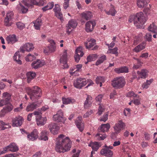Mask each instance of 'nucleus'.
<instances>
[{"label": "nucleus", "instance_id": "de8ad7c7", "mask_svg": "<svg viewBox=\"0 0 157 157\" xmlns=\"http://www.w3.org/2000/svg\"><path fill=\"white\" fill-rule=\"evenodd\" d=\"M153 80L151 79L149 80H147L146 82H144L142 85V87L143 88L147 89L148 88L149 85L152 82Z\"/></svg>", "mask_w": 157, "mask_h": 157}, {"label": "nucleus", "instance_id": "680f3d73", "mask_svg": "<svg viewBox=\"0 0 157 157\" xmlns=\"http://www.w3.org/2000/svg\"><path fill=\"white\" fill-rule=\"evenodd\" d=\"M103 97V96L102 94H100L98 95L95 98L96 101L101 102Z\"/></svg>", "mask_w": 157, "mask_h": 157}, {"label": "nucleus", "instance_id": "f257e3e1", "mask_svg": "<svg viewBox=\"0 0 157 157\" xmlns=\"http://www.w3.org/2000/svg\"><path fill=\"white\" fill-rule=\"evenodd\" d=\"M64 136L60 134L58 136V139L56 147V151L59 153H64L70 150L71 142L69 138L66 137L63 138Z\"/></svg>", "mask_w": 157, "mask_h": 157}, {"label": "nucleus", "instance_id": "f3484780", "mask_svg": "<svg viewBox=\"0 0 157 157\" xmlns=\"http://www.w3.org/2000/svg\"><path fill=\"white\" fill-rule=\"evenodd\" d=\"M45 64L44 60L37 59L36 61H33L31 64V66L33 68L37 69L42 67Z\"/></svg>", "mask_w": 157, "mask_h": 157}, {"label": "nucleus", "instance_id": "49530a36", "mask_svg": "<svg viewBox=\"0 0 157 157\" xmlns=\"http://www.w3.org/2000/svg\"><path fill=\"white\" fill-rule=\"evenodd\" d=\"M105 147L106 148H103L101 151L100 153L101 155L104 156H107L108 154V147L106 145H105Z\"/></svg>", "mask_w": 157, "mask_h": 157}, {"label": "nucleus", "instance_id": "e433bc0d", "mask_svg": "<svg viewBox=\"0 0 157 157\" xmlns=\"http://www.w3.org/2000/svg\"><path fill=\"white\" fill-rule=\"evenodd\" d=\"M148 30L150 31H151L153 33H156L157 35V27L153 23L150 25L148 27Z\"/></svg>", "mask_w": 157, "mask_h": 157}, {"label": "nucleus", "instance_id": "4be33fe9", "mask_svg": "<svg viewBox=\"0 0 157 157\" xmlns=\"http://www.w3.org/2000/svg\"><path fill=\"white\" fill-rule=\"evenodd\" d=\"M82 119L81 117H78L75 122L76 126L80 132H82L84 128V124L82 122Z\"/></svg>", "mask_w": 157, "mask_h": 157}, {"label": "nucleus", "instance_id": "13d9d810", "mask_svg": "<svg viewBox=\"0 0 157 157\" xmlns=\"http://www.w3.org/2000/svg\"><path fill=\"white\" fill-rule=\"evenodd\" d=\"M104 109L100 104L98 109V115H100L104 111Z\"/></svg>", "mask_w": 157, "mask_h": 157}, {"label": "nucleus", "instance_id": "c03bdc74", "mask_svg": "<svg viewBox=\"0 0 157 157\" xmlns=\"http://www.w3.org/2000/svg\"><path fill=\"white\" fill-rule=\"evenodd\" d=\"M100 146L101 145H99V143L97 142H94L93 143L92 149L94 151H97Z\"/></svg>", "mask_w": 157, "mask_h": 157}, {"label": "nucleus", "instance_id": "7ed1b4c3", "mask_svg": "<svg viewBox=\"0 0 157 157\" xmlns=\"http://www.w3.org/2000/svg\"><path fill=\"white\" fill-rule=\"evenodd\" d=\"M26 90L32 101L38 100L40 97L41 90L38 86H34L32 88L27 87L26 88Z\"/></svg>", "mask_w": 157, "mask_h": 157}, {"label": "nucleus", "instance_id": "c85d7f7f", "mask_svg": "<svg viewBox=\"0 0 157 157\" xmlns=\"http://www.w3.org/2000/svg\"><path fill=\"white\" fill-rule=\"evenodd\" d=\"M96 44V40L94 39H91L88 41V42L84 43V44L87 48H90Z\"/></svg>", "mask_w": 157, "mask_h": 157}, {"label": "nucleus", "instance_id": "69168bd1", "mask_svg": "<svg viewBox=\"0 0 157 157\" xmlns=\"http://www.w3.org/2000/svg\"><path fill=\"white\" fill-rule=\"evenodd\" d=\"M93 113V111L91 110L88 111L84 115V117L86 118L88 117L89 115H90Z\"/></svg>", "mask_w": 157, "mask_h": 157}, {"label": "nucleus", "instance_id": "09e8293b", "mask_svg": "<svg viewBox=\"0 0 157 157\" xmlns=\"http://www.w3.org/2000/svg\"><path fill=\"white\" fill-rule=\"evenodd\" d=\"M18 7L21 10L23 13H26L28 11V9L25 8L21 3L19 4Z\"/></svg>", "mask_w": 157, "mask_h": 157}, {"label": "nucleus", "instance_id": "4c0bfd02", "mask_svg": "<svg viewBox=\"0 0 157 157\" xmlns=\"http://www.w3.org/2000/svg\"><path fill=\"white\" fill-rule=\"evenodd\" d=\"M96 83L97 84H99L100 86H102V83L104 82L105 81V78L103 77H98L95 79Z\"/></svg>", "mask_w": 157, "mask_h": 157}, {"label": "nucleus", "instance_id": "5701e85b", "mask_svg": "<svg viewBox=\"0 0 157 157\" xmlns=\"http://www.w3.org/2000/svg\"><path fill=\"white\" fill-rule=\"evenodd\" d=\"M114 71L117 74L127 73L128 72V69L126 66L121 67H120L115 68Z\"/></svg>", "mask_w": 157, "mask_h": 157}, {"label": "nucleus", "instance_id": "ea45409f", "mask_svg": "<svg viewBox=\"0 0 157 157\" xmlns=\"http://www.w3.org/2000/svg\"><path fill=\"white\" fill-rule=\"evenodd\" d=\"M98 57L96 54H93L89 55L87 58L88 62H90L95 60Z\"/></svg>", "mask_w": 157, "mask_h": 157}, {"label": "nucleus", "instance_id": "58836bf2", "mask_svg": "<svg viewBox=\"0 0 157 157\" xmlns=\"http://www.w3.org/2000/svg\"><path fill=\"white\" fill-rule=\"evenodd\" d=\"M54 3L53 2H49L48 5L44 6L42 8L44 11H45L47 10L51 9L54 6Z\"/></svg>", "mask_w": 157, "mask_h": 157}, {"label": "nucleus", "instance_id": "b1692460", "mask_svg": "<svg viewBox=\"0 0 157 157\" xmlns=\"http://www.w3.org/2000/svg\"><path fill=\"white\" fill-rule=\"evenodd\" d=\"M7 43L9 44H13L18 41L15 35H10L6 37Z\"/></svg>", "mask_w": 157, "mask_h": 157}, {"label": "nucleus", "instance_id": "2eb2a0df", "mask_svg": "<svg viewBox=\"0 0 157 157\" xmlns=\"http://www.w3.org/2000/svg\"><path fill=\"white\" fill-rule=\"evenodd\" d=\"M34 48L33 44L32 43H26L20 48V52L24 53L26 51L28 52L31 51Z\"/></svg>", "mask_w": 157, "mask_h": 157}, {"label": "nucleus", "instance_id": "6e6552de", "mask_svg": "<svg viewBox=\"0 0 157 157\" xmlns=\"http://www.w3.org/2000/svg\"><path fill=\"white\" fill-rule=\"evenodd\" d=\"M53 120L55 121L58 122H64L66 119L63 117V113L61 110H59L56 114L53 117Z\"/></svg>", "mask_w": 157, "mask_h": 157}, {"label": "nucleus", "instance_id": "4d7b16f0", "mask_svg": "<svg viewBox=\"0 0 157 157\" xmlns=\"http://www.w3.org/2000/svg\"><path fill=\"white\" fill-rule=\"evenodd\" d=\"M99 134H97L96 135V136L97 137L98 139L99 140H103L106 138V136L101 135V136Z\"/></svg>", "mask_w": 157, "mask_h": 157}, {"label": "nucleus", "instance_id": "a18cd8bd", "mask_svg": "<svg viewBox=\"0 0 157 157\" xmlns=\"http://www.w3.org/2000/svg\"><path fill=\"white\" fill-rule=\"evenodd\" d=\"M118 48L117 47H115L113 49L109 48V53L115 54L116 56L118 55Z\"/></svg>", "mask_w": 157, "mask_h": 157}, {"label": "nucleus", "instance_id": "0e129e2a", "mask_svg": "<svg viewBox=\"0 0 157 157\" xmlns=\"http://www.w3.org/2000/svg\"><path fill=\"white\" fill-rule=\"evenodd\" d=\"M82 67V65L81 64H78L75 66V68L76 69L75 71H79L81 69Z\"/></svg>", "mask_w": 157, "mask_h": 157}, {"label": "nucleus", "instance_id": "72a5a7b5", "mask_svg": "<svg viewBox=\"0 0 157 157\" xmlns=\"http://www.w3.org/2000/svg\"><path fill=\"white\" fill-rule=\"evenodd\" d=\"M20 55L19 52H16L13 57L14 60L18 64H21V61L20 59Z\"/></svg>", "mask_w": 157, "mask_h": 157}, {"label": "nucleus", "instance_id": "412c9836", "mask_svg": "<svg viewBox=\"0 0 157 157\" xmlns=\"http://www.w3.org/2000/svg\"><path fill=\"white\" fill-rule=\"evenodd\" d=\"M5 148H6V152L7 151V150L12 152H16L19 150L18 146L14 143H10L9 145L5 147Z\"/></svg>", "mask_w": 157, "mask_h": 157}, {"label": "nucleus", "instance_id": "a19ab883", "mask_svg": "<svg viewBox=\"0 0 157 157\" xmlns=\"http://www.w3.org/2000/svg\"><path fill=\"white\" fill-rule=\"evenodd\" d=\"M30 2L33 5H36L39 6H42L44 3V1L40 0L38 2L37 0H30Z\"/></svg>", "mask_w": 157, "mask_h": 157}, {"label": "nucleus", "instance_id": "052dcab7", "mask_svg": "<svg viewBox=\"0 0 157 157\" xmlns=\"http://www.w3.org/2000/svg\"><path fill=\"white\" fill-rule=\"evenodd\" d=\"M53 10L55 13L61 11V9L59 6L58 4H55Z\"/></svg>", "mask_w": 157, "mask_h": 157}, {"label": "nucleus", "instance_id": "a878e982", "mask_svg": "<svg viewBox=\"0 0 157 157\" xmlns=\"http://www.w3.org/2000/svg\"><path fill=\"white\" fill-rule=\"evenodd\" d=\"M62 101L63 104L67 105L70 104H73L74 103L75 101V100L71 98H62Z\"/></svg>", "mask_w": 157, "mask_h": 157}, {"label": "nucleus", "instance_id": "393cba45", "mask_svg": "<svg viewBox=\"0 0 157 157\" xmlns=\"http://www.w3.org/2000/svg\"><path fill=\"white\" fill-rule=\"evenodd\" d=\"M92 99L91 96L87 95V97L84 103V107L85 109H87L91 106Z\"/></svg>", "mask_w": 157, "mask_h": 157}, {"label": "nucleus", "instance_id": "4468645a", "mask_svg": "<svg viewBox=\"0 0 157 157\" xmlns=\"http://www.w3.org/2000/svg\"><path fill=\"white\" fill-rule=\"evenodd\" d=\"M39 132L36 129H34L30 134L27 136L28 139L29 140L33 141L38 137Z\"/></svg>", "mask_w": 157, "mask_h": 157}, {"label": "nucleus", "instance_id": "e2e57ef3", "mask_svg": "<svg viewBox=\"0 0 157 157\" xmlns=\"http://www.w3.org/2000/svg\"><path fill=\"white\" fill-rule=\"evenodd\" d=\"M108 114L107 113L104 114L102 117L100 119V121H103L104 122H105L107 121L108 119Z\"/></svg>", "mask_w": 157, "mask_h": 157}, {"label": "nucleus", "instance_id": "aec40b11", "mask_svg": "<svg viewBox=\"0 0 157 157\" xmlns=\"http://www.w3.org/2000/svg\"><path fill=\"white\" fill-rule=\"evenodd\" d=\"M96 25L94 21H89L85 24V30L87 32H91L93 30L94 27Z\"/></svg>", "mask_w": 157, "mask_h": 157}, {"label": "nucleus", "instance_id": "79ce46f5", "mask_svg": "<svg viewBox=\"0 0 157 157\" xmlns=\"http://www.w3.org/2000/svg\"><path fill=\"white\" fill-rule=\"evenodd\" d=\"M106 57L104 55L100 57L98 59L96 63V65H98L103 62L106 59Z\"/></svg>", "mask_w": 157, "mask_h": 157}, {"label": "nucleus", "instance_id": "f704fd0d", "mask_svg": "<svg viewBox=\"0 0 157 157\" xmlns=\"http://www.w3.org/2000/svg\"><path fill=\"white\" fill-rule=\"evenodd\" d=\"M147 4V3L145 0H138L137 1V6L140 8H144Z\"/></svg>", "mask_w": 157, "mask_h": 157}, {"label": "nucleus", "instance_id": "5fc2aeb1", "mask_svg": "<svg viewBox=\"0 0 157 157\" xmlns=\"http://www.w3.org/2000/svg\"><path fill=\"white\" fill-rule=\"evenodd\" d=\"M56 16L61 21L63 20V14L61 13V11L59 12L55 13Z\"/></svg>", "mask_w": 157, "mask_h": 157}, {"label": "nucleus", "instance_id": "ddd939ff", "mask_svg": "<svg viewBox=\"0 0 157 157\" xmlns=\"http://www.w3.org/2000/svg\"><path fill=\"white\" fill-rule=\"evenodd\" d=\"M84 55L82 51V48L79 47L76 49L75 55V61L78 63L80 57H82Z\"/></svg>", "mask_w": 157, "mask_h": 157}, {"label": "nucleus", "instance_id": "6ab92c4d", "mask_svg": "<svg viewBox=\"0 0 157 157\" xmlns=\"http://www.w3.org/2000/svg\"><path fill=\"white\" fill-rule=\"evenodd\" d=\"M38 107V105L36 102L30 103L26 106L25 110L27 112H32Z\"/></svg>", "mask_w": 157, "mask_h": 157}, {"label": "nucleus", "instance_id": "bf43d9fd", "mask_svg": "<svg viewBox=\"0 0 157 157\" xmlns=\"http://www.w3.org/2000/svg\"><path fill=\"white\" fill-rule=\"evenodd\" d=\"M137 95L135 94L133 91L129 92L127 94V96L129 97H136Z\"/></svg>", "mask_w": 157, "mask_h": 157}, {"label": "nucleus", "instance_id": "f03ea898", "mask_svg": "<svg viewBox=\"0 0 157 157\" xmlns=\"http://www.w3.org/2000/svg\"><path fill=\"white\" fill-rule=\"evenodd\" d=\"M147 20V19L145 17L143 13L140 12L137 13L135 15L131 16L129 20V21L131 22L133 20L134 24L137 28H140L145 23Z\"/></svg>", "mask_w": 157, "mask_h": 157}, {"label": "nucleus", "instance_id": "c9c22d12", "mask_svg": "<svg viewBox=\"0 0 157 157\" xmlns=\"http://www.w3.org/2000/svg\"><path fill=\"white\" fill-rule=\"evenodd\" d=\"M98 129L103 132H107L108 131V123L102 124L98 128Z\"/></svg>", "mask_w": 157, "mask_h": 157}, {"label": "nucleus", "instance_id": "37998d69", "mask_svg": "<svg viewBox=\"0 0 157 157\" xmlns=\"http://www.w3.org/2000/svg\"><path fill=\"white\" fill-rule=\"evenodd\" d=\"M116 13L117 11L115 9L114 6L111 5H110V8L109 11V15L110 14L112 16H114Z\"/></svg>", "mask_w": 157, "mask_h": 157}, {"label": "nucleus", "instance_id": "f8f14e48", "mask_svg": "<svg viewBox=\"0 0 157 157\" xmlns=\"http://www.w3.org/2000/svg\"><path fill=\"white\" fill-rule=\"evenodd\" d=\"M48 128L50 132L54 135L58 134L59 129V127L55 123H52L49 124Z\"/></svg>", "mask_w": 157, "mask_h": 157}, {"label": "nucleus", "instance_id": "39448f33", "mask_svg": "<svg viewBox=\"0 0 157 157\" xmlns=\"http://www.w3.org/2000/svg\"><path fill=\"white\" fill-rule=\"evenodd\" d=\"M125 84L124 78L123 77H119L114 78L111 81V85L115 89L122 88Z\"/></svg>", "mask_w": 157, "mask_h": 157}, {"label": "nucleus", "instance_id": "cd10ccee", "mask_svg": "<svg viewBox=\"0 0 157 157\" xmlns=\"http://www.w3.org/2000/svg\"><path fill=\"white\" fill-rule=\"evenodd\" d=\"M48 132L46 130L42 131L40 133V140L46 141L48 140Z\"/></svg>", "mask_w": 157, "mask_h": 157}, {"label": "nucleus", "instance_id": "20e7f679", "mask_svg": "<svg viewBox=\"0 0 157 157\" xmlns=\"http://www.w3.org/2000/svg\"><path fill=\"white\" fill-rule=\"evenodd\" d=\"M89 83L86 88H87L89 86L93 85L94 84L93 81L90 79L87 80L84 78H77L74 81L73 83L74 86L76 88L81 89Z\"/></svg>", "mask_w": 157, "mask_h": 157}, {"label": "nucleus", "instance_id": "2f4dec72", "mask_svg": "<svg viewBox=\"0 0 157 157\" xmlns=\"http://www.w3.org/2000/svg\"><path fill=\"white\" fill-rule=\"evenodd\" d=\"M13 106L12 105H7L5 106L1 111L5 113L10 112L13 109Z\"/></svg>", "mask_w": 157, "mask_h": 157}, {"label": "nucleus", "instance_id": "7c9ffc66", "mask_svg": "<svg viewBox=\"0 0 157 157\" xmlns=\"http://www.w3.org/2000/svg\"><path fill=\"white\" fill-rule=\"evenodd\" d=\"M36 73L33 72H28L26 74L27 79V82L29 83L31 80L33 79L36 76Z\"/></svg>", "mask_w": 157, "mask_h": 157}, {"label": "nucleus", "instance_id": "473e14b6", "mask_svg": "<svg viewBox=\"0 0 157 157\" xmlns=\"http://www.w3.org/2000/svg\"><path fill=\"white\" fill-rule=\"evenodd\" d=\"M147 73V70L143 69L141 70V71H138L137 73L140 77L141 78H145L146 76Z\"/></svg>", "mask_w": 157, "mask_h": 157}, {"label": "nucleus", "instance_id": "864d4df0", "mask_svg": "<svg viewBox=\"0 0 157 157\" xmlns=\"http://www.w3.org/2000/svg\"><path fill=\"white\" fill-rule=\"evenodd\" d=\"M35 57L34 56L30 54H29L25 57V60L26 61H31L35 59Z\"/></svg>", "mask_w": 157, "mask_h": 157}, {"label": "nucleus", "instance_id": "0eeeda50", "mask_svg": "<svg viewBox=\"0 0 157 157\" xmlns=\"http://www.w3.org/2000/svg\"><path fill=\"white\" fill-rule=\"evenodd\" d=\"M67 50H65L62 55L61 56L59 59V62L63 66V69L68 68L69 67L67 63Z\"/></svg>", "mask_w": 157, "mask_h": 157}, {"label": "nucleus", "instance_id": "338daca9", "mask_svg": "<svg viewBox=\"0 0 157 157\" xmlns=\"http://www.w3.org/2000/svg\"><path fill=\"white\" fill-rule=\"evenodd\" d=\"M75 67H71L70 70V73L71 75H73L74 74L76 71H75Z\"/></svg>", "mask_w": 157, "mask_h": 157}, {"label": "nucleus", "instance_id": "423d86ee", "mask_svg": "<svg viewBox=\"0 0 157 157\" xmlns=\"http://www.w3.org/2000/svg\"><path fill=\"white\" fill-rule=\"evenodd\" d=\"M34 115L36 116V121L37 124L38 126H42L44 125L46 123L47 118L46 117H42V113L39 111H35Z\"/></svg>", "mask_w": 157, "mask_h": 157}, {"label": "nucleus", "instance_id": "774afa93", "mask_svg": "<svg viewBox=\"0 0 157 157\" xmlns=\"http://www.w3.org/2000/svg\"><path fill=\"white\" fill-rule=\"evenodd\" d=\"M33 115H34V112L32 113L29 114L27 117V119L28 121H30L31 120V118Z\"/></svg>", "mask_w": 157, "mask_h": 157}, {"label": "nucleus", "instance_id": "1a4fd4ad", "mask_svg": "<svg viewBox=\"0 0 157 157\" xmlns=\"http://www.w3.org/2000/svg\"><path fill=\"white\" fill-rule=\"evenodd\" d=\"M11 95L8 92H6L2 94V99L0 100V106H2L10 103L11 99Z\"/></svg>", "mask_w": 157, "mask_h": 157}, {"label": "nucleus", "instance_id": "bb28decb", "mask_svg": "<svg viewBox=\"0 0 157 157\" xmlns=\"http://www.w3.org/2000/svg\"><path fill=\"white\" fill-rule=\"evenodd\" d=\"M81 15L82 17L86 20L90 19L92 17L91 12L89 11H86L82 13Z\"/></svg>", "mask_w": 157, "mask_h": 157}, {"label": "nucleus", "instance_id": "a211bd4d", "mask_svg": "<svg viewBox=\"0 0 157 157\" xmlns=\"http://www.w3.org/2000/svg\"><path fill=\"white\" fill-rule=\"evenodd\" d=\"M78 23L75 20L71 19L68 22L67 27V32L68 34H70L71 30L70 31L71 28H75L77 26Z\"/></svg>", "mask_w": 157, "mask_h": 157}, {"label": "nucleus", "instance_id": "603ef678", "mask_svg": "<svg viewBox=\"0 0 157 157\" xmlns=\"http://www.w3.org/2000/svg\"><path fill=\"white\" fill-rule=\"evenodd\" d=\"M5 125L8 126L7 124H6L2 121H0V130H4L7 128Z\"/></svg>", "mask_w": 157, "mask_h": 157}, {"label": "nucleus", "instance_id": "9b49d317", "mask_svg": "<svg viewBox=\"0 0 157 157\" xmlns=\"http://www.w3.org/2000/svg\"><path fill=\"white\" fill-rule=\"evenodd\" d=\"M13 16V13L12 12H9L7 13L4 21L5 25L10 26L12 25V19Z\"/></svg>", "mask_w": 157, "mask_h": 157}, {"label": "nucleus", "instance_id": "8fccbe9b", "mask_svg": "<svg viewBox=\"0 0 157 157\" xmlns=\"http://www.w3.org/2000/svg\"><path fill=\"white\" fill-rule=\"evenodd\" d=\"M17 28L20 30H22L25 27V25L23 23L18 22L16 23Z\"/></svg>", "mask_w": 157, "mask_h": 157}, {"label": "nucleus", "instance_id": "9d476101", "mask_svg": "<svg viewBox=\"0 0 157 157\" xmlns=\"http://www.w3.org/2000/svg\"><path fill=\"white\" fill-rule=\"evenodd\" d=\"M24 121L23 118L20 116H18L12 119V125L13 127L20 126Z\"/></svg>", "mask_w": 157, "mask_h": 157}, {"label": "nucleus", "instance_id": "c756f323", "mask_svg": "<svg viewBox=\"0 0 157 157\" xmlns=\"http://www.w3.org/2000/svg\"><path fill=\"white\" fill-rule=\"evenodd\" d=\"M145 46L146 44H145L144 43L140 44L136 46L133 49V51L136 52H138L144 49L145 48Z\"/></svg>", "mask_w": 157, "mask_h": 157}, {"label": "nucleus", "instance_id": "6e6d98bb", "mask_svg": "<svg viewBox=\"0 0 157 157\" xmlns=\"http://www.w3.org/2000/svg\"><path fill=\"white\" fill-rule=\"evenodd\" d=\"M152 35L150 33H146L145 36V38L147 41L148 42L151 41Z\"/></svg>", "mask_w": 157, "mask_h": 157}, {"label": "nucleus", "instance_id": "dca6fc26", "mask_svg": "<svg viewBox=\"0 0 157 157\" xmlns=\"http://www.w3.org/2000/svg\"><path fill=\"white\" fill-rule=\"evenodd\" d=\"M125 126V124L121 120L118 121V122L116 123L113 128L114 131L117 133H119L121 129L124 128Z\"/></svg>", "mask_w": 157, "mask_h": 157}, {"label": "nucleus", "instance_id": "3c124183", "mask_svg": "<svg viewBox=\"0 0 157 157\" xmlns=\"http://www.w3.org/2000/svg\"><path fill=\"white\" fill-rule=\"evenodd\" d=\"M48 48L50 52H53L55 51L56 47L55 45H50L48 46Z\"/></svg>", "mask_w": 157, "mask_h": 157}]
</instances>
